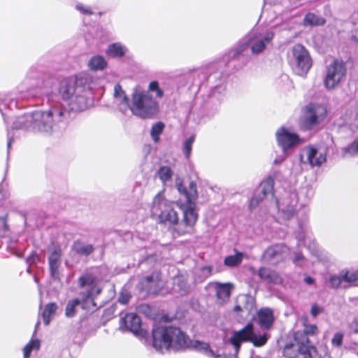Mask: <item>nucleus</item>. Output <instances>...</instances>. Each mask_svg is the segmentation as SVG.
<instances>
[{"label": "nucleus", "mask_w": 358, "mask_h": 358, "mask_svg": "<svg viewBox=\"0 0 358 358\" xmlns=\"http://www.w3.org/2000/svg\"><path fill=\"white\" fill-rule=\"evenodd\" d=\"M325 22L324 17L309 13L304 17L303 24L305 26H318L324 24Z\"/></svg>", "instance_id": "32"}, {"label": "nucleus", "mask_w": 358, "mask_h": 358, "mask_svg": "<svg viewBox=\"0 0 358 358\" xmlns=\"http://www.w3.org/2000/svg\"><path fill=\"white\" fill-rule=\"evenodd\" d=\"M158 176L160 180L165 183L166 182L171 180L173 173L170 167L169 166H162L158 172Z\"/></svg>", "instance_id": "38"}, {"label": "nucleus", "mask_w": 358, "mask_h": 358, "mask_svg": "<svg viewBox=\"0 0 358 358\" xmlns=\"http://www.w3.org/2000/svg\"><path fill=\"white\" fill-rule=\"evenodd\" d=\"M96 87L93 78L87 73L63 80L59 93L62 99L74 111L84 110L91 104V91Z\"/></svg>", "instance_id": "3"}, {"label": "nucleus", "mask_w": 358, "mask_h": 358, "mask_svg": "<svg viewBox=\"0 0 358 358\" xmlns=\"http://www.w3.org/2000/svg\"><path fill=\"white\" fill-rule=\"evenodd\" d=\"M58 306L55 303H49L45 306L44 310L42 313V318L45 325H48L56 311Z\"/></svg>", "instance_id": "29"}, {"label": "nucleus", "mask_w": 358, "mask_h": 358, "mask_svg": "<svg viewBox=\"0 0 358 358\" xmlns=\"http://www.w3.org/2000/svg\"><path fill=\"white\" fill-rule=\"evenodd\" d=\"M129 109L134 115L149 119L158 113L159 103L148 91L136 87L131 94Z\"/></svg>", "instance_id": "6"}, {"label": "nucleus", "mask_w": 358, "mask_h": 358, "mask_svg": "<svg viewBox=\"0 0 358 358\" xmlns=\"http://www.w3.org/2000/svg\"><path fill=\"white\" fill-rule=\"evenodd\" d=\"M3 187L1 185H0V199H2L4 198V195L2 193Z\"/></svg>", "instance_id": "58"}, {"label": "nucleus", "mask_w": 358, "mask_h": 358, "mask_svg": "<svg viewBox=\"0 0 358 358\" xmlns=\"http://www.w3.org/2000/svg\"><path fill=\"white\" fill-rule=\"evenodd\" d=\"M241 310V307L240 306H236L235 308H234V310L235 311H238V310Z\"/></svg>", "instance_id": "59"}, {"label": "nucleus", "mask_w": 358, "mask_h": 358, "mask_svg": "<svg viewBox=\"0 0 358 358\" xmlns=\"http://www.w3.org/2000/svg\"><path fill=\"white\" fill-rule=\"evenodd\" d=\"M268 338L267 334H255L253 325L248 324L242 329L234 331L229 341L233 345L236 354H238L242 343L249 341L256 347H261L266 344Z\"/></svg>", "instance_id": "7"}, {"label": "nucleus", "mask_w": 358, "mask_h": 358, "mask_svg": "<svg viewBox=\"0 0 358 358\" xmlns=\"http://www.w3.org/2000/svg\"><path fill=\"white\" fill-rule=\"evenodd\" d=\"M178 190L185 198V202H179L183 212L182 224L179 225L176 231L179 235L192 234L193 227L197 220V213L195 212V201L197 199L196 186L194 182H190L188 189L182 184H178Z\"/></svg>", "instance_id": "4"}, {"label": "nucleus", "mask_w": 358, "mask_h": 358, "mask_svg": "<svg viewBox=\"0 0 358 358\" xmlns=\"http://www.w3.org/2000/svg\"><path fill=\"white\" fill-rule=\"evenodd\" d=\"M129 297L128 296L122 295L119 298V301H120V303H121L122 304H126L129 301Z\"/></svg>", "instance_id": "53"}, {"label": "nucleus", "mask_w": 358, "mask_h": 358, "mask_svg": "<svg viewBox=\"0 0 358 358\" xmlns=\"http://www.w3.org/2000/svg\"><path fill=\"white\" fill-rule=\"evenodd\" d=\"M122 322L126 329L136 335L142 334L141 322L140 317L136 313L127 314L122 318Z\"/></svg>", "instance_id": "19"}, {"label": "nucleus", "mask_w": 358, "mask_h": 358, "mask_svg": "<svg viewBox=\"0 0 358 358\" xmlns=\"http://www.w3.org/2000/svg\"><path fill=\"white\" fill-rule=\"evenodd\" d=\"M66 111L60 103H54L47 110H34L15 117L12 129L50 134L57 130L66 120Z\"/></svg>", "instance_id": "2"}, {"label": "nucleus", "mask_w": 358, "mask_h": 358, "mask_svg": "<svg viewBox=\"0 0 358 358\" xmlns=\"http://www.w3.org/2000/svg\"><path fill=\"white\" fill-rule=\"evenodd\" d=\"M343 339V334L340 332H337L334 334L331 343L334 346L339 347L341 345Z\"/></svg>", "instance_id": "46"}, {"label": "nucleus", "mask_w": 358, "mask_h": 358, "mask_svg": "<svg viewBox=\"0 0 358 358\" xmlns=\"http://www.w3.org/2000/svg\"><path fill=\"white\" fill-rule=\"evenodd\" d=\"M39 324H40V322L38 321V322L36 323V329L38 327V326L39 325Z\"/></svg>", "instance_id": "60"}, {"label": "nucleus", "mask_w": 358, "mask_h": 358, "mask_svg": "<svg viewBox=\"0 0 358 358\" xmlns=\"http://www.w3.org/2000/svg\"><path fill=\"white\" fill-rule=\"evenodd\" d=\"M285 158H286V153H284V155L278 156L274 159V164H280L281 163H282L285 161Z\"/></svg>", "instance_id": "51"}, {"label": "nucleus", "mask_w": 358, "mask_h": 358, "mask_svg": "<svg viewBox=\"0 0 358 358\" xmlns=\"http://www.w3.org/2000/svg\"><path fill=\"white\" fill-rule=\"evenodd\" d=\"M278 145L282 149L284 153L298 145L301 140L298 135L285 127L278 129L275 133Z\"/></svg>", "instance_id": "14"}, {"label": "nucleus", "mask_w": 358, "mask_h": 358, "mask_svg": "<svg viewBox=\"0 0 358 358\" xmlns=\"http://www.w3.org/2000/svg\"><path fill=\"white\" fill-rule=\"evenodd\" d=\"M49 267L52 278L58 279L59 277V268L61 264V250L54 248L48 257Z\"/></svg>", "instance_id": "20"}, {"label": "nucleus", "mask_w": 358, "mask_h": 358, "mask_svg": "<svg viewBox=\"0 0 358 358\" xmlns=\"http://www.w3.org/2000/svg\"><path fill=\"white\" fill-rule=\"evenodd\" d=\"M353 324H356L355 330L358 331V316L355 319Z\"/></svg>", "instance_id": "57"}, {"label": "nucleus", "mask_w": 358, "mask_h": 358, "mask_svg": "<svg viewBox=\"0 0 358 358\" xmlns=\"http://www.w3.org/2000/svg\"><path fill=\"white\" fill-rule=\"evenodd\" d=\"M274 34L271 31L263 33L254 32L251 34L248 38V43L253 54L257 55L264 51L268 45H269Z\"/></svg>", "instance_id": "13"}, {"label": "nucleus", "mask_w": 358, "mask_h": 358, "mask_svg": "<svg viewBox=\"0 0 358 358\" xmlns=\"http://www.w3.org/2000/svg\"><path fill=\"white\" fill-rule=\"evenodd\" d=\"M317 331V328L315 324H306L303 329V333L306 336L315 335Z\"/></svg>", "instance_id": "45"}, {"label": "nucleus", "mask_w": 358, "mask_h": 358, "mask_svg": "<svg viewBox=\"0 0 358 358\" xmlns=\"http://www.w3.org/2000/svg\"><path fill=\"white\" fill-rule=\"evenodd\" d=\"M173 289L175 292L180 294H186L189 289V285L187 283V277L180 275L173 278Z\"/></svg>", "instance_id": "27"}, {"label": "nucleus", "mask_w": 358, "mask_h": 358, "mask_svg": "<svg viewBox=\"0 0 358 358\" xmlns=\"http://www.w3.org/2000/svg\"><path fill=\"white\" fill-rule=\"evenodd\" d=\"M326 160V153L311 145L303 148L300 153L301 162L311 166H320Z\"/></svg>", "instance_id": "15"}, {"label": "nucleus", "mask_w": 358, "mask_h": 358, "mask_svg": "<svg viewBox=\"0 0 358 358\" xmlns=\"http://www.w3.org/2000/svg\"><path fill=\"white\" fill-rule=\"evenodd\" d=\"M152 345L154 348L165 353L169 350H179L190 346L210 358H221L222 355L215 352L208 343L199 341L192 342L188 336L176 327H157L152 330Z\"/></svg>", "instance_id": "1"}, {"label": "nucleus", "mask_w": 358, "mask_h": 358, "mask_svg": "<svg viewBox=\"0 0 358 358\" xmlns=\"http://www.w3.org/2000/svg\"><path fill=\"white\" fill-rule=\"evenodd\" d=\"M194 136H191L189 138L186 139L183 143V153L187 159H188L191 155L192 144L194 142Z\"/></svg>", "instance_id": "40"}, {"label": "nucleus", "mask_w": 358, "mask_h": 358, "mask_svg": "<svg viewBox=\"0 0 358 358\" xmlns=\"http://www.w3.org/2000/svg\"><path fill=\"white\" fill-rule=\"evenodd\" d=\"M79 284L81 287L87 286L85 291L80 293L77 298L69 300L65 309V315L67 317H73L76 313V308L80 306L83 309L90 310L96 307L94 296L98 295L101 289L94 283L95 278L91 274H86L79 278Z\"/></svg>", "instance_id": "5"}, {"label": "nucleus", "mask_w": 358, "mask_h": 358, "mask_svg": "<svg viewBox=\"0 0 358 358\" xmlns=\"http://www.w3.org/2000/svg\"><path fill=\"white\" fill-rule=\"evenodd\" d=\"M273 185L274 180L271 177H268L260 184V192L264 197L273 196Z\"/></svg>", "instance_id": "31"}, {"label": "nucleus", "mask_w": 358, "mask_h": 358, "mask_svg": "<svg viewBox=\"0 0 358 358\" xmlns=\"http://www.w3.org/2000/svg\"><path fill=\"white\" fill-rule=\"evenodd\" d=\"M250 47L248 39L241 41L234 50L233 57H236L243 53Z\"/></svg>", "instance_id": "41"}, {"label": "nucleus", "mask_w": 358, "mask_h": 358, "mask_svg": "<svg viewBox=\"0 0 358 358\" xmlns=\"http://www.w3.org/2000/svg\"><path fill=\"white\" fill-rule=\"evenodd\" d=\"M297 203L296 195L294 193L286 194L277 201L279 217L283 220L290 219L295 213Z\"/></svg>", "instance_id": "16"}, {"label": "nucleus", "mask_w": 358, "mask_h": 358, "mask_svg": "<svg viewBox=\"0 0 358 358\" xmlns=\"http://www.w3.org/2000/svg\"><path fill=\"white\" fill-rule=\"evenodd\" d=\"M327 110L322 104L309 103L304 108L303 126L310 129L322 122L326 117Z\"/></svg>", "instance_id": "10"}, {"label": "nucleus", "mask_w": 358, "mask_h": 358, "mask_svg": "<svg viewBox=\"0 0 358 358\" xmlns=\"http://www.w3.org/2000/svg\"><path fill=\"white\" fill-rule=\"evenodd\" d=\"M299 354L303 358H314L317 350L308 338L303 339L301 342L296 338L294 343L287 344L283 349V355L287 358H296Z\"/></svg>", "instance_id": "11"}, {"label": "nucleus", "mask_w": 358, "mask_h": 358, "mask_svg": "<svg viewBox=\"0 0 358 358\" xmlns=\"http://www.w3.org/2000/svg\"><path fill=\"white\" fill-rule=\"evenodd\" d=\"M75 8L83 15H91L93 14L92 8L90 6L85 5L83 3H77L76 4Z\"/></svg>", "instance_id": "42"}, {"label": "nucleus", "mask_w": 358, "mask_h": 358, "mask_svg": "<svg viewBox=\"0 0 358 358\" xmlns=\"http://www.w3.org/2000/svg\"><path fill=\"white\" fill-rule=\"evenodd\" d=\"M252 273H255V270L252 268Z\"/></svg>", "instance_id": "61"}, {"label": "nucleus", "mask_w": 358, "mask_h": 358, "mask_svg": "<svg viewBox=\"0 0 358 358\" xmlns=\"http://www.w3.org/2000/svg\"><path fill=\"white\" fill-rule=\"evenodd\" d=\"M40 347V340L32 338L23 348L24 358H29L31 352L38 351Z\"/></svg>", "instance_id": "33"}, {"label": "nucleus", "mask_w": 358, "mask_h": 358, "mask_svg": "<svg viewBox=\"0 0 358 358\" xmlns=\"http://www.w3.org/2000/svg\"><path fill=\"white\" fill-rule=\"evenodd\" d=\"M258 276L263 280L274 284H279L282 282L281 278L278 274L267 268H260L257 271Z\"/></svg>", "instance_id": "24"}, {"label": "nucleus", "mask_w": 358, "mask_h": 358, "mask_svg": "<svg viewBox=\"0 0 358 358\" xmlns=\"http://www.w3.org/2000/svg\"><path fill=\"white\" fill-rule=\"evenodd\" d=\"M107 66L105 58L100 55L92 57L88 62V66L93 71H102Z\"/></svg>", "instance_id": "28"}, {"label": "nucleus", "mask_w": 358, "mask_h": 358, "mask_svg": "<svg viewBox=\"0 0 358 358\" xmlns=\"http://www.w3.org/2000/svg\"><path fill=\"white\" fill-rule=\"evenodd\" d=\"M289 62L294 73L300 76H306L312 66L308 52L301 44L293 46Z\"/></svg>", "instance_id": "9"}, {"label": "nucleus", "mask_w": 358, "mask_h": 358, "mask_svg": "<svg viewBox=\"0 0 358 358\" xmlns=\"http://www.w3.org/2000/svg\"><path fill=\"white\" fill-rule=\"evenodd\" d=\"M346 67L343 62L335 60L327 69L324 85L327 89L334 88L345 77Z\"/></svg>", "instance_id": "12"}, {"label": "nucleus", "mask_w": 358, "mask_h": 358, "mask_svg": "<svg viewBox=\"0 0 358 358\" xmlns=\"http://www.w3.org/2000/svg\"><path fill=\"white\" fill-rule=\"evenodd\" d=\"M357 43H358V39H357Z\"/></svg>", "instance_id": "62"}, {"label": "nucleus", "mask_w": 358, "mask_h": 358, "mask_svg": "<svg viewBox=\"0 0 358 358\" xmlns=\"http://www.w3.org/2000/svg\"><path fill=\"white\" fill-rule=\"evenodd\" d=\"M210 287L214 289L218 302L224 303L229 299L234 285L230 282L221 283L215 282L211 283Z\"/></svg>", "instance_id": "18"}, {"label": "nucleus", "mask_w": 358, "mask_h": 358, "mask_svg": "<svg viewBox=\"0 0 358 358\" xmlns=\"http://www.w3.org/2000/svg\"><path fill=\"white\" fill-rule=\"evenodd\" d=\"M8 226L6 223V217H0V229L6 231L7 230Z\"/></svg>", "instance_id": "49"}, {"label": "nucleus", "mask_w": 358, "mask_h": 358, "mask_svg": "<svg viewBox=\"0 0 358 358\" xmlns=\"http://www.w3.org/2000/svg\"><path fill=\"white\" fill-rule=\"evenodd\" d=\"M344 120L352 129L358 127V111L356 108H352L346 111Z\"/></svg>", "instance_id": "30"}, {"label": "nucleus", "mask_w": 358, "mask_h": 358, "mask_svg": "<svg viewBox=\"0 0 358 358\" xmlns=\"http://www.w3.org/2000/svg\"><path fill=\"white\" fill-rule=\"evenodd\" d=\"M75 251L83 255H90L93 250V246L90 244H83L80 243H78L74 245Z\"/></svg>", "instance_id": "36"}, {"label": "nucleus", "mask_w": 358, "mask_h": 358, "mask_svg": "<svg viewBox=\"0 0 358 358\" xmlns=\"http://www.w3.org/2000/svg\"><path fill=\"white\" fill-rule=\"evenodd\" d=\"M143 282L146 289L151 292H156L163 286V280L159 272H153L150 275L146 276Z\"/></svg>", "instance_id": "22"}, {"label": "nucleus", "mask_w": 358, "mask_h": 358, "mask_svg": "<svg viewBox=\"0 0 358 358\" xmlns=\"http://www.w3.org/2000/svg\"><path fill=\"white\" fill-rule=\"evenodd\" d=\"M113 96L115 103L120 106V110H126L128 108L129 109L130 101L120 85L116 84L114 86Z\"/></svg>", "instance_id": "23"}, {"label": "nucleus", "mask_w": 358, "mask_h": 358, "mask_svg": "<svg viewBox=\"0 0 358 358\" xmlns=\"http://www.w3.org/2000/svg\"><path fill=\"white\" fill-rule=\"evenodd\" d=\"M289 254L288 248L284 244H277L268 247L263 254V259L270 264H278L285 259Z\"/></svg>", "instance_id": "17"}, {"label": "nucleus", "mask_w": 358, "mask_h": 358, "mask_svg": "<svg viewBox=\"0 0 358 358\" xmlns=\"http://www.w3.org/2000/svg\"><path fill=\"white\" fill-rule=\"evenodd\" d=\"M244 258V254L234 249V255L225 257L224 259V266L229 268L238 267L241 265Z\"/></svg>", "instance_id": "26"}, {"label": "nucleus", "mask_w": 358, "mask_h": 358, "mask_svg": "<svg viewBox=\"0 0 358 358\" xmlns=\"http://www.w3.org/2000/svg\"><path fill=\"white\" fill-rule=\"evenodd\" d=\"M164 128V124L161 122H157L152 125L150 131V135L152 140L155 142H158L159 140V136L162 133Z\"/></svg>", "instance_id": "35"}, {"label": "nucleus", "mask_w": 358, "mask_h": 358, "mask_svg": "<svg viewBox=\"0 0 358 358\" xmlns=\"http://www.w3.org/2000/svg\"><path fill=\"white\" fill-rule=\"evenodd\" d=\"M297 238L299 241L302 242L305 245H308L309 248H315V242H310V238L308 235H303V236L299 235Z\"/></svg>", "instance_id": "44"}, {"label": "nucleus", "mask_w": 358, "mask_h": 358, "mask_svg": "<svg viewBox=\"0 0 358 358\" xmlns=\"http://www.w3.org/2000/svg\"><path fill=\"white\" fill-rule=\"evenodd\" d=\"M343 283L352 284L358 279V272L356 271L343 270L341 271Z\"/></svg>", "instance_id": "34"}, {"label": "nucleus", "mask_w": 358, "mask_h": 358, "mask_svg": "<svg viewBox=\"0 0 358 358\" xmlns=\"http://www.w3.org/2000/svg\"><path fill=\"white\" fill-rule=\"evenodd\" d=\"M147 91H148L150 94L151 92H155L157 98H162L164 96V91L159 87L157 81H152L149 84Z\"/></svg>", "instance_id": "39"}, {"label": "nucleus", "mask_w": 358, "mask_h": 358, "mask_svg": "<svg viewBox=\"0 0 358 358\" xmlns=\"http://www.w3.org/2000/svg\"><path fill=\"white\" fill-rule=\"evenodd\" d=\"M173 206V203L167 201L162 192H159L154 198L151 211L153 215L158 216L161 222L176 224L178 216Z\"/></svg>", "instance_id": "8"}, {"label": "nucleus", "mask_w": 358, "mask_h": 358, "mask_svg": "<svg viewBox=\"0 0 358 358\" xmlns=\"http://www.w3.org/2000/svg\"><path fill=\"white\" fill-rule=\"evenodd\" d=\"M322 308L319 307L317 305L314 304L311 307L310 313L313 317H316L318 314L322 313Z\"/></svg>", "instance_id": "47"}, {"label": "nucleus", "mask_w": 358, "mask_h": 358, "mask_svg": "<svg viewBox=\"0 0 358 358\" xmlns=\"http://www.w3.org/2000/svg\"><path fill=\"white\" fill-rule=\"evenodd\" d=\"M358 153V138L351 144L343 148V155L345 157L355 156Z\"/></svg>", "instance_id": "37"}, {"label": "nucleus", "mask_w": 358, "mask_h": 358, "mask_svg": "<svg viewBox=\"0 0 358 358\" xmlns=\"http://www.w3.org/2000/svg\"><path fill=\"white\" fill-rule=\"evenodd\" d=\"M11 143H12V137L10 136V134L8 133V143H7V146H8V149L10 148Z\"/></svg>", "instance_id": "56"}, {"label": "nucleus", "mask_w": 358, "mask_h": 358, "mask_svg": "<svg viewBox=\"0 0 358 358\" xmlns=\"http://www.w3.org/2000/svg\"><path fill=\"white\" fill-rule=\"evenodd\" d=\"M201 271L203 273V274L206 275V277H207L210 274L211 268H210V267H208V266L203 267L202 268Z\"/></svg>", "instance_id": "54"}, {"label": "nucleus", "mask_w": 358, "mask_h": 358, "mask_svg": "<svg viewBox=\"0 0 358 358\" xmlns=\"http://www.w3.org/2000/svg\"><path fill=\"white\" fill-rule=\"evenodd\" d=\"M127 52V47L118 42L108 45L106 51L108 56L113 58L122 57L125 55Z\"/></svg>", "instance_id": "25"}, {"label": "nucleus", "mask_w": 358, "mask_h": 358, "mask_svg": "<svg viewBox=\"0 0 358 358\" xmlns=\"http://www.w3.org/2000/svg\"><path fill=\"white\" fill-rule=\"evenodd\" d=\"M273 311L269 308H261L257 312V320L260 327L264 329H269L274 322Z\"/></svg>", "instance_id": "21"}, {"label": "nucleus", "mask_w": 358, "mask_h": 358, "mask_svg": "<svg viewBox=\"0 0 358 358\" xmlns=\"http://www.w3.org/2000/svg\"><path fill=\"white\" fill-rule=\"evenodd\" d=\"M304 258L303 256L301 253H296L294 259V262L295 264L301 266L303 262Z\"/></svg>", "instance_id": "48"}, {"label": "nucleus", "mask_w": 358, "mask_h": 358, "mask_svg": "<svg viewBox=\"0 0 358 358\" xmlns=\"http://www.w3.org/2000/svg\"><path fill=\"white\" fill-rule=\"evenodd\" d=\"M259 203V199L255 196L252 198L250 202V208H252L257 206Z\"/></svg>", "instance_id": "52"}, {"label": "nucleus", "mask_w": 358, "mask_h": 358, "mask_svg": "<svg viewBox=\"0 0 358 358\" xmlns=\"http://www.w3.org/2000/svg\"><path fill=\"white\" fill-rule=\"evenodd\" d=\"M329 286L332 288H337L340 286H342L343 282H342V278L341 275V273H339L338 275H332L330 276L329 280Z\"/></svg>", "instance_id": "43"}, {"label": "nucleus", "mask_w": 358, "mask_h": 358, "mask_svg": "<svg viewBox=\"0 0 358 358\" xmlns=\"http://www.w3.org/2000/svg\"><path fill=\"white\" fill-rule=\"evenodd\" d=\"M304 281H305L307 284L310 285V284H313V283L314 280H313L311 277L308 276V277L305 278Z\"/></svg>", "instance_id": "55"}, {"label": "nucleus", "mask_w": 358, "mask_h": 358, "mask_svg": "<svg viewBox=\"0 0 358 358\" xmlns=\"http://www.w3.org/2000/svg\"><path fill=\"white\" fill-rule=\"evenodd\" d=\"M38 257L35 253H32L30 255V256L27 258V262L29 264H32L35 263L36 260H38Z\"/></svg>", "instance_id": "50"}]
</instances>
